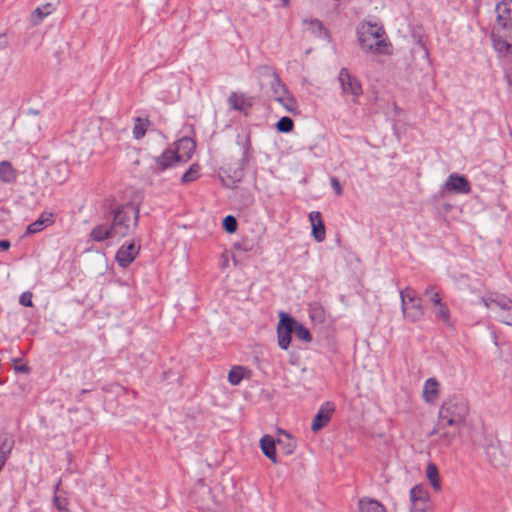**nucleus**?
Returning a JSON list of instances; mask_svg holds the SVG:
<instances>
[{
  "mask_svg": "<svg viewBox=\"0 0 512 512\" xmlns=\"http://www.w3.org/2000/svg\"><path fill=\"white\" fill-rule=\"evenodd\" d=\"M255 98L247 96L243 93L232 92L228 98V104L231 109L239 112H244L247 115V109L254 105Z\"/></svg>",
  "mask_w": 512,
  "mask_h": 512,
  "instance_id": "nucleus-13",
  "label": "nucleus"
},
{
  "mask_svg": "<svg viewBox=\"0 0 512 512\" xmlns=\"http://www.w3.org/2000/svg\"><path fill=\"white\" fill-rule=\"evenodd\" d=\"M335 411V405L332 402H325L321 405L320 409L313 418L311 430L318 432L324 428L331 420L332 414Z\"/></svg>",
  "mask_w": 512,
  "mask_h": 512,
  "instance_id": "nucleus-11",
  "label": "nucleus"
},
{
  "mask_svg": "<svg viewBox=\"0 0 512 512\" xmlns=\"http://www.w3.org/2000/svg\"><path fill=\"white\" fill-rule=\"evenodd\" d=\"M246 372H248L249 374L251 373V371L244 366L232 367L228 373L229 383L233 386L239 385L241 381L244 379Z\"/></svg>",
  "mask_w": 512,
  "mask_h": 512,
  "instance_id": "nucleus-31",
  "label": "nucleus"
},
{
  "mask_svg": "<svg viewBox=\"0 0 512 512\" xmlns=\"http://www.w3.org/2000/svg\"><path fill=\"white\" fill-rule=\"evenodd\" d=\"M358 43L362 51L374 55L390 54L392 47L384 26L379 22L363 20L356 28Z\"/></svg>",
  "mask_w": 512,
  "mask_h": 512,
  "instance_id": "nucleus-1",
  "label": "nucleus"
},
{
  "mask_svg": "<svg viewBox=\"0 0 512 512\" xmlns=\"http://www.w3.org/2000/svg\"><path fill=\"white\" fill-rule=\"evenodd\" d=\"M428 500V492L422 486L416 485L410 490V501L413 510L425 512L428 505Z\"/></svg>",
  "mask_w": 512,
  "mask_h": 512,
  "instance_id": "nucleus-14",
  "label": "nucleus"
},
{
  "mask_svg": "<svg viewBox=\"0 0 512 512\" xmlns=\"http://www.w3.org/2000/svg\"><path fill=\"white\" fill-rule=\"evenodd\" d=\"M485 453L488 461L494 466H502L504 465V455L501 451V448L498 444H490L486 446Z\"/></svg>",
  "mask_w": 512,
  "mask_h": 512,
  "instance_id": "nucleus-24",
  "label": "nucleus"
},
{
  "mask_svg": "<svg viewBox=\"0 0 512 512\" xmlns=\"http://www.w3.org/2000/svg\"><path fill=\"white\" fill-rule=\"evenodd\" d=\"M20 361H21V359H18V358H15L13 360V362H14V370L16 372H20V373H24V374H29L30 373V367L26 363L18 364Z\"/></svg>",
  "mask_w": 512,
  "mask_h": 512,
  "instance_id": "nucleus-45",
  "label": "nucleus"
},
{
  "mask_svg": "<svg viewBox=\"0 0 512 512\" xmlns=\"http://www.w3.org/2000/svg\"><path fill=\"white\" fill-rule=\"evenodd\" d=\"M238 144L243 149V154H242V157L240 160V164H241V167L244 168V167L248 166L250 159L252 157V152H253L250 133H247L245 135V138L242 142L238 141Z\"/></svg>",
  "mask_w": 512,
  "mask_h": 512,
  "instance_id": "nucleus-28",
  "label": "nucleus"
},
{
  "mask_svg": "<svg viewBox=\"0 0 512 512\" xmlns=\"http://www.w3.org/2000/svg\"><path fill=\"white\" fill-rule=\"evenodd\" d=\"M222 227L227 233H229V234L234 233L238 227L237 219L232 215L226 216L223 219Z\"/></svg>",
  "mask_w": 512,
  "mask_h": 512,
  "instance_id": "nucleus-41",
  "label": "nucleus"
},
{
  "mask_svg": "<svg viewBox=\"0 0 512 512\" xmlns=\"http://www.w3.org/2000/svg\"><path fill=\"white\" fill-rule=\"evenodd\" d=\"M51 3H47L42 7H37L31 15V23L36 26L39 25L46 16L50 15L53 11Z\"/></svg>",
  "mask_w": 512,
  "mask_h": 512,
  "instance_id": "nucleus-30",
  "label": "nucleus"
},
{
  "mask_svg": "<svg viewBox=\"0 0 512 512\" xmlns=\"http://www.w3.org/2000/svg\"><path fill=\"white\" fill-rule=\"evenodd\" d=\"M482 303L488 309L498 307L501 312L512 310V300L505 295L490 294L481 298Z\"/></svg>",
  "mask_w": 512,
  "mask_h": 512,
  "instance_id": "nucleus-18",
  "label": "nucleus"
},
{
  "mask_svg": "<svg viewBox=\"0 0 512 512\" xmlns=\"http://www.w3.org/2000/svg\"><path fill=\"white\" fill-rule=\"evenodd\" d=\"M87 392H89V390H86V389L81 390V392H80V394H79V396H78V401H81V400H82V399H81V396H82L83 394H86Z\"/></svg>",
  "mask_w": 512,
  "mask_h": 512,
  "instance_id": "nucleus-53",
  "label": "nucleus"
},
{
  "mask_svg": "<svg viewBox=\"0 0 512 512\" xmlns=\"http://www.w3.org/2000/svg\"><path fill=\"white\" fill-rule=\"evenodd\" d=\"M309 220L312 226V236L317 242H323L326 237V229L322 214L319 211L309 213Z\"/></svg>",
  "mask_w": 512,
  "mask_h": 512,
  "instance_id": "nucleus-19",
  "label": "nucleus"
},
{
  "mask_svg": "<svg viewBox=\"0 0 512 512\" xmlns=\"http://www.w3.org/2000/svg\"><path fill=\"white\" fill-rule=\"evenodd\" d=\"M292 330L295 336L304 341V342H311L312 341V335L310 331L299 321L295 319V324H292Z\"/></svg>",
  "mask_w": 512,
  "mask_h": 512,
  "instance_id": "nucleus-36",
  "label": "nucleus"
},
{
  "mask_svg": "<svg viewBox=\"0 0 512 512\" xmlns=\"http://www.w3.org/2000/svg\"><path fill=\"white\" fill-rule=\"evenodd\" d=\"M359 512H386V509L376 500L362 499L359 501Z\"/></svg>",
  "mask_w": 512,
  "mask_h": 512,
  "instance_id": "nucleus-33",
  "label": "nucleus"
},
{
  "mask_svg": "<svg viewBox=\"0 0 512 512\" xmlns=\"http://www.w3.org/2000/svg\"><path fill=\"white\" fill-rule=\"evenodd\" d=\"M305 23L309 25V30L318 38L329 39L330 33L327 28L324 27L323 23L319 19L305 20Z\"/></svg>",
  "mask_w": 512,
  "mask_h": 512,
  "instance_id": "nucleus-29",
  "label": "nucleus"
},
{
  "mask_svg": "<svg viewBox=\"0 0 512 512\" xmlns=\"http://www.w3.org/2000/svg\"><path fill=\"white\" fill-rule=\"evenodd\" d=\"M446 191L456 194H468L471 192V184L464 175L452 173L448 176L444 187Z\"/></svg>",
  "mask_w": 512,
  "mask_h": 512,
  "instance_id": "nucleus-10",
  "label": "nucleus"
},
{
  "mask_svg": "<svg viewBox=\"0 0 512 512\" xmlns=\"http://www.w3.org/2000/svg\"><path fill=\"white\" fill-rule=\"evenodd\" d=\"M423 296L427 298V300L432 304L433 307L438 306L442 302V297L440 295V291L433 284H429L423 291Z\"/></svg>",
  "mask_w": 512,
  "mask_h": 512,
  "instance_id": "nucleus-34",
  "label": "nucleus"
},
{
  "mask_svg": "<svg viewBox=\"0 0 512 512\" xmlns=\"http://www.w3.org/2000/svg\"><path fill=\"white\" fill-rule=\"evenodd\" d=\"M53 506L57 509L58 512L66 510V507L69 505V501L65 497H60L58 495L53 496Z\"/></svg>",
  "mask_w": 512,
  "mask_h": 512,
  "instance_id": "nucleus-42",
  "label": "nucleus"
},
{
  "mask_svg": "<svg viewBox=\"0 0 512 512\" xmlns=\"http://www.w3.org/2000/svg\"><path fill=\"white\" fill-rule=\"evenodd\" d=\"M426 476L428 480L431 483V486L435 491H440L441 484H440V477H439V471L436 464L430 462L428 463L426 467Z\"/></svg>",
  "mask_w": 512,
  "mask_h": 512,
  "instance_id": "nucleus-32",
  "label": "nucleus"
},
{
  "mask_svg": "<svg viewBox=\"0 0 512 512\" xmlns=\"http://www.w3.org/2000/svg\"><path fill=\"white\" fill-rule=\"evenodd\" d=\"M177 162H179L178 154L174 153L172 149H166L161 155L155 157V163L150 166V169L152 173L160 174Z\"/></svg>",
  "mask_w": 512,
  "mask_h": 512,
  "instance_id": "nucleus-12",
  "label": "nucleus"
},
{
  "mask_svg": "<svg viewBox=\"0 0 512 512\" xmlns=\"http://www.w3.org/2000/svg\"><path fill=\"white\" fill-rule=\"evenodd\" d=\"M260 447L263 454L270 459L273 463H278L276 455V441L270 435H264L260 439Z\"/></svg>",
  "mask_w": 512,
  "mask_h": 512,
  "instance_id": "nucleus-22",
  "label": "nucleus"
},
{
  "mask_svg": "<svg viewBox=\"0 0 512 512\" xmlns=\"http://www.w3.org/2000/svg\"><path fill=\"white\" fill-rule=\"evenodd\" d=\"M54 222L55 219L53 213L43 212L36 221L27 226L26 234L41 232L45 227L52 225Z\"/></svg>",
  "mask_w": 512,
  "mask_h": 512,
  "instance_id": "nucleus-20",
  "label": "nucleus"
},
{
  "mask_svg": "<svg viewBox=\"0 0 512 512\" xmlns=\"http://www.w3.org/2000/svg\"><path fill=\"white\" fill-rule=\"evenodd\" d=\"M201 166L198 163H193L189 169L182 175L181 183L189 184L196 181L200 177Z\"/></svg>",
  "mask_w": 512,
  "mask_h": 512,
  "instance_id": "nucleus-35",
  "label": "nucleus"
},
{
  "mask_svg": "<svg viewBox=\"0 0 512 512\" xmlns=\"http://www.w3.org/2000/svg\"><path fill=\"white\" fill-rule=\"evenodd\" d=\"M149 125V121L147 119L143 120L142 118H136V123L133 127V136L135 139H142L147 131V127Z\"/></svg>",
  "mask_w": 512,
  "mask_h": 512,
  "instance_id": "nucleus-37",
  "label": "nucleus"
},
{
  "mask_svg": "<svg viewBox=\"0 0 512 512\" xmlns=\"http://www.w3.org/2000/svg\"><path fill=\"white\" fill-rule=\"evenodd\" d=\"M140 245L134 242L124 243L116 252L115 260L121 268H127L137 257Z\"/></svg>",
  "mask_w": 512,
  "mask_h": 512,
  "instance_id": "nucleus-9",
  "label": "nucleus"
},
{
  "mask_svg": "<svg viewBox=\"0 0 512 512\" xmlns=\"http://www.w3.org/2000/svg\"><path fill=\"white\" fill-rule=\"evenodd\" d=\"M19 303L25 307H32V293L31 292H23L19 297Z\"/></svg>",
  "mask_w": 512,
  "mask_h": 512,
  "instance_id": "nucleus-44",
  "label": "nucleus"
},
{
  "mask_svg": "<svg viewBox=\"0 0 512 512\" xmlns=\"http://www.w3.org/2000/svg\"><path fill=\"white\" fill-rule=\"evenodd\" d=\"M174 153L178 154V160L188 161L195 152L196 143L190 137H182L175 143Z\"/></svg>",
  "mask_w": 512,
  "mask_h": 512,
  "instance_id": "nucleus-15",
  "label": "nucleus"
},
{
  "mask_svg": "<svg viewBox=\"0 0 512 512\" xmlns=\"http://www.w3.org/2000/svg\"><path fill=\"white\" fill-rule=\"evenodd\" d=\"M330 182H331V187L333 188L335 194L337 196L342 195L343 189H342V186H341L340 181L338 180V178L337 177H331Z\"/></svg>",
  "mask_w": 512,
  "mask_h": 512,
  "instance_id": "nucleus-46",
  "label": "nucleus"
},
{
  "mask_svg": "<svg viewBox=\"0 0 512 512\" xmlns=\"http://www.w3.org/2000/svg\"><path fill=\"white\" fill-rule=\"evenodd\" d=\"M139 212V206L133 203L118 205L111 209L106 219L118 239L129 235L138 226Z\"/></svg>",
  "mask_w": 512,
  "mask_h": 512,
  "instance_id": "nucleus-3",
  "label": "nucleus"
},
{
  "mask_svg": "<svg viewBox=\"0 0 512 512\" xmlns=\"http://www.w3.org/2000/svg\"><path fill=\"white\" fill-rule=\"evenodd\" d=\"M460 428H454L453 432H443L440 434V439L445 445H450L452 441L459 434Z\"/></svg>",
  "mask_w": 512,
  "mask_h": 512,
  "instance_id": "nucleus-43",
  "label": "nucleus"
},
{
  "mask_svg": "<svg viewBox=\"0 0 512 512\" xmlns=\"http://www.w3.org/2000/svg\"><path fill=\"white\" fill-rule=\"evenodd\" d=\"M499 320L506 325L512 326V310H506L505 312H501Z\"/></svg>",
  "mask_w": 512,
  "mask_h": 512,
  "instance_id": "nucleus-47",
  "label": "nucleus"
},
{
  "mask_svg": "<svg viewBox=\"0 0 512 512\" xmlns=\"http://www.w3.org/2000/svg\"><path fill=\"white\" fill-rule=\"evenodd\" d=\"M433 313L436 320L441 321L450 329L455 328V321L452 319L450 309L446 302H442L438 306L433 307Z\"/></svg>",
  "mask_w": 512,
  "mask_h": 512,
  "instance_id": "nucleus-21",
  "label": "nucleus"
},
{
  "mask_svg": "<svg viewBox=\"0 0 512 512\" xmlns=\"http://www.w3.org/2000/svg\"><path fill=\"white\" fill-rule=\"evenodd\" d=\"M400 299L404 319L416 323L424 318L425 308L423 300L417 295L415 289L407 286L405 289L400 290Z\"/></svg>",
  "mask_w": 512,
  "mask_h": 512,
  "instance_id": "nucleus-4",
  "label": "nucleus"
},
{
  "mask_svg": "<svg viewBox=\"0 0 512 512\" xmlns=\"http://www.w3.org/2000/svg\"><path fill=\"white\" fill-rule=\"evenodd\" d=\"M467 401L460 395H453L443 402L439 409L437 432L447 427L460 428L468 415Z\"/></svg>",
  "mask_w": 512,
  "mask_h": 512,
  "instance_id": "nucleus-2",
  "label": "nucleus"
},
{
  "mask_svg": "<svg viewBox=\"0 0 512 512\" xmlns=\"http://www.w3.org/2000/svg\"><path fill=\"white\" fill-rule=\"evenodd\" d=\"M292 324H295V318L290 314L281 312L279 314V322L277 325L278 345L282 350H287L291 343V335L293 333Z\"/></svg>",
  "mask_w": 512,
  "mask_h": 512,
  "instance_id": "nucleus-6",
  "label": "nucleus"
},
{
  "mask_svg": "<svg viewBox=\"0 0 512 512\" xmlns=\"http://www.w3.org/2000/svg\"><path fill=\"white\" fill-rule=\"evenodd\" d=\"M89 237L91 240L95 242H103L105 240L118 238L108 220L106 223L96 225L91 230Z\"/></svg>",
  "mask_w": 512,
  "mask_h": 512,
  "instance_id": "nucleus-16",
  "label": "nucleus"
},
{
  "mask_svg": "<svg viewBox=\"0 0 512 512\" xmlns=\"http://www.w3.org/2000/svg\"><path fill=\"white\" fill-rule=\"evenodd\" d=\"M502 29L494 28L491 31L490 38L492 45L499 56H507L512 53V34H502Z\"/></svg>",
  "mask_w": 512,
  "mask_h": 512,
  "instance_id": "nucleus-7",
  "label": "nucleus"
},
{
  "mask_svg": "<svg viewBox=\"0 0 512 512\" xmlns=\"http://www.w3.org/2000/svg\"><path fill=\"white\" fill-rule=\"evenodd\" d=\"M283 7H288L290 5V0H280Z\"/></svg>",
  "mask_w": 512,
  "mask_h": 512,
  "instance_id": "nucleus-52",
  "label": "nucleus"
},
{
  "mask_svg": "<svg viewBox=\"0 0 512 512\" xmlns=\"http://www.w3.org/2000/svg\"><path fill=\"white\" fill-rule=\"evenodd\" d=\"M11 246L9 240H0V249L7 251Z\"/></svg>",
  "mask_w": 512,
  "mask_h": 512,
  "instance_id": "nucleus-49",
  "label": "nucleus"
},
{
  "mask_svg": "<svg viewBox=\"0 0 512 512\" xmlns=\"http://www.w3.org/2000/svg\"><path fill=\"white\" fill-rule=\"evenodd\" d=\"M497 25L494 28H500L503 31L512 30V0H502L496 6Z\"/></svg>",
  "mask_w": 512,
  "mask_h": 512,
  "instance_id": "nucleus-8",
  "label": "nucleus"
},
{
  "mask_svg": "<svg viewBox=\"0 0 512 512\" xmlns=\"http://www.w3.org/2000/svg\"><path fill=\"white\" fill-rule=\"evenodd\" d=\"M309 316L313 321H318L319 323L323 322L325 319L324 309L318 305H310L309 306Z\"/></svg>",
  "mask_w": 512,
  "mask_h": 512,
  "instance_id": "nucleus-40",
  "label": "nucleus"
},
{
  "mask_svg": "<svg viewBox=\"0 0 512 512\" xmlns=\"http://www.w3.org/2000/svg\"><path fill=\"white\" fill-rule=\"evenodd\" d=\"M276 129L280 133H289L294 129V122L290 117L283 116L276 123Z\"/></svg>",
  "mask_w": 512,
  "mask_h": 512,
  "instance_id": "nucleus-38",
  "label": "nucleus"
},
{
  "mask_svg": "<svg viewBox=\"0 0 512 512\" xmlns=\"http://www.w3.org/2000/svg\"><path fill=\"white\" fill-rule=\"evenodd\" d=\"M60 486H61V480H59V481L55 484V486H54V488H53V490H54V495H57V492L59 491Z\"/></svg>",
  "mask_w": 512,
  "mask_h": 512,
  "instance_id": "nucleus-51",
  "label": "nucleus"
},
{
  "mask_svg": "<svg viewBox=\"0 0 512 512\" xmlns=\"http://www.w3.org/2000/svg\"><path fill=\"white\" fill-rule=\"evenodd\" d=\"M234 247L238 250H242V251H251L252 250V247L253 245L252 244H249L248 242H237L234 244Z\"/></svg>",
  "mask_w": 512,
  "mask_h": 512,
  "instance_id": "nucleus-48",
  "label": "nucleus"
},
{
  "mask_svg": "<svg viewBox=\"0 0 512 512\" xmlns=\"http://www.w3.org/2000/svg\"><path fill=\"white\" fill-rule=\"evenodd\" d=\"M282 437L278 438L277 444L280 448V450L285 455H291L294 453L296 449V440L292 437L290 433H287L285 431H280Z\"/></svg>",
  "mask_w": 512,
  "mask_h": 512,
  "instance_id": "nucleus-25",
  "label": "nucleus"
},
{
  "mask_svg": "<svg viewBox=\"0 0 512 512\" xmlns=\"http://www.w3.org/2000/svg\"><path fill=\"white\" fill-rule=\"evenodd\" d=\"M61 512H71V511L68 509V507H66V510H63Z\"/></svg>",
  "mask_w": 512,
  "mask_h": 512,
  "instance_id": "nucleus-54",
  "label": "nucleus"
},
{
  "mask_svg": "<svg viewBox=\"0 0 512 512\" xmlns=\"http://www.w3.org/2000/svg\"><path fill=\"white\" fill-rule=\"evenodd\" d=\"M278 86L281 88V96L277 98V102L280 103L287 112L297 115L300 113L298 109V103L296 99L289 93L287 86L283 83V81H278Z\"/></svg>",
  "mask_w": 512,
  "mask_h": 512,
  "instance_id": "nucleus-17",
  "label": "nucleus"
},
{
  "mask_svg": "<svg viewBox=\"0 0 512 512\" xmlns=\"http://www.w3.org/2000/svg\"><path fill=\"white\" fill-rule=\"evenodd\" d=\"M505 78H506V80H507V83H508L510 86H512V71H511V72H509V73H507V74L505 75Z\"/></svg>",
  "mask_w": 512,
  "mask_h": 512,
  "instance_id": "nucleus-50",
  "label": "nucleus"
},
{
  "mask_svg": "<svg viewBox=\"0 0 512 512\" xmlns=\"http://www.w3.org/2000/svg\"><path fill=\"white\" fill-rule=\"evenodd\" d=\"M13 446L14 440L12 438H0V455L5 456L6 461L9 458V455L11 454Z\"/></svg>",
  "mask_w": 512,
  "mask_h": 512,
  "instance_id": "nucleus-39",
  "label": "nucleus"
},
{
  "mask_svg": "<svg viewBox=\"0 0 512 512\" xmlns=\"http://www.w3.org/2000/svg\"><path fill=\"white\" fill-rule=\"evenodd\" d=\"M439 382L435 378L426 380L423 388V398L427 403H435L439 395Z\"/></svg>",
  "mask_w": 512,
  "mask_h": 512,
  "instance_id": "nucleus-23",
  "label": "nucleus"
},
{
  "mask_svg": "<svg viewBox=\"0 0 512 512\" xmlns=\"http://www.w3.org/2000/svg\"><path fill=\"white\" fill-rule=\"evenodd\" d=\"M260 70L263 75H266V76H269L272 78L271 89L273 92L274 99L277 101V98H279V96H281V88H282L277 85L278 81H282L281 78L279 77V74L277 73V71L275 69H273L272 67H269V66H262L260 68Z\"/></svg>",
  "mask_w": 512,
  "mask_h": 512,
  "instance_id": "nucleus-26",
  "label": "nucleus"
},
{
  "mask_svg": "<svg viewBox=\"0 0 512 512\" xmlns=\"http://www.w3.org/2000/svg\"><path fill=\"white\" fill-rule=\"evenodd\" d=\"M17 179V172L13 168L11 162L1 161L0 162V181L3 183L11 184Z\"/></svg>",
  "mask_w": 512,
  "mask_h": 512,
  "instance_id": "nucleus-27",
  "label": "nucleus"
},
{
  "mask_svg": "<svg viewBox=\"0 0 512 512\" xmlns=\"http://www.w3.org/2000/svg\"><path fill=\"white\" fill-rule=\"evenodd\" d=\"M338 82L341 87V93L344 96H350L354 104L359 103V99L363 94V88L357 76L350 73V71L343 67L338 74Z\"/></svg>",
  "mask_w": 512,
  "mask_h": 512,
  "instance_id": "nucleus-5",
  "label": "nucleus"
}]
</instances>
